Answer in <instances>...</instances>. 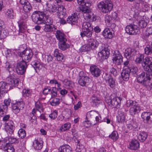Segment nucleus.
I'll use <instances>...</instances> for the list:
<instances>
[{
  "mask_svg": "<svg viewBox=\"0 0 152 152\" xmlns=\"http://www.w3.org/2000/svg\"><path fill=\"white\" fill-rule=\"evenodd\" d=\"M131 71L129 67L126 66L124 67L121 73V77L124 80L127 81L129 80Z\"/></svg>",
  "mask_w": 152,
  "mask_h": 152,
  "instance_id": "4468645a",
  "label": "nucleus"
},
{
  "mask_svg": "<svg viewBox=\"0 0 152 152\" xmlns=\"http://www.w3.org/2000/svg\"><path fill=\"white\" fill-rule=\"evenodd\" d=\"M126 32L129 35H135L139 32V29L137 25L130 24L127 26L125 28Z\"/></svg>",
  "mask_w": 152,
  "mask_h": 152,
  "instance_id": "9b49d317",
  "label": "nucleus"
},
{
  "mask_svg": "<svg viewBox=\"0 0 152 152\" xmlns=\"http://www.w3.org/2000/svg\"><path fill=\"white\" fill-rule=\"evenodd\" d=\"M46 10L50 12H54L57 11L58 6L52 5L48 3H47Z\"/></svg>",
  "mask_w": 152,
  "mask_h": 152,
  "instance_id": "72a5a7b5",
  "label": "nucleus"
},
{
  "mask_svg": "<svg viewBox=\"0 0 152 152\" xmlns=\"http://www.w3.org/2000/svg\"><path fill=\"white\" fill-rule=\"evenodd\" d=\"M14 104L18 107L20 110L24 108V104L23 102H17Z\"/></svg>",
  "mask_w": 152,
  "mask_h": 152,
  "instance_id": "13d9d810",
  "label": "nucleus"
},
{
  "mask_svg": "<svg viewBox=\"0 0 152 152\" xmlns=\"http://www.w3.org/2000/svg\"><path fill=\"white\" fill-rule=\"evenodd\" d=\"M141 108L140 105L137 102H134L132 106L131 107L129 111L130 114L133 115L140 112Z\"/></svg>",
  "mask_w": 152,
  "mask_h": 152,
  "instance_id": "dca6fc26",
  "label": "nucleus"
},
{
  "mask_svg": "<svg viewBox=\"0 0 152 152\" xmlns=\"http://www.w3.org/2000/svg\"><path fill=\"white\" fill-rule=\"evenodd\" d=\"M136 102L135 101H133L132 100H128L126 102V105L127 107H129L130 106L132 107L134 105V102Z\"/></svg>",
  "mask_w": 152,
  "mask_h": 152,
  "instance_id": "69168bd1",
  "label": "nucleus"
},
{
  "mask_svg": "<svg viewBox=\"0 0 152 152\" xmlns=\"http://www.w3.org/2000/svg\"><path fill=\"white\" fill-rule=\"evenodd\" d=\"M79 76L78 83L80 86H84L89 83L90 79L85 73L83 71L80 72L79 73Z\"/></svg>",
  "mask_w": 152,
  "mask_h": 152,
  "instance_id": "6e6552de",
  "label": "nucleus"
},
{
  "mask_svg": "<svg viewBox=\"0 0 152 152\" xmlns=\"http://www.w3.org/2000/svg\"><path fill=\"white\" fill-rule=\"evenodd\" d=\"M145 53L146 55H150L152 53V47L148 45L144 49Z\"/></svg>",
  "mask_w": 152,
  "mask_h": 152,
  "instance_id": "a18cd8bd",
  "label": "nucleus"
},
{
  "mask_svg": "<svg viewBox=\"0 0 152 152\" xmlns=\"http://www.w3.org/2000/svg\"><path fill=\"white\" fill-rule=\"evenodd\" d=\"M93 30H82V32L80 33L82 37L86 36L88 37H91L92 35Z\"/></svg>",
  "mask_w": 152,
  "mask_h": 152,
  "instance_id": "e433bc0d",
  "label": "nucleus"
},
{
  "mask_svg": "<svg viewBox=\"0 0 152 152\" xmlns=\"http://www.w3.org/2000/svg\"><path fill=\"white\" fill-rule=\"evenodd\" d=\"M80 8V10L83 13V16L85 19L88 20L91 18V15L89 14V8L84 5Z\"/></svg>",
  "mask_w": 152,
  "mask_h": 152,
  "instance_id": "f3484780",
  "label": "nucleus"
},
{
  "mask_svg": "<svg viewBox=\"0 0 152 152\" xmlns=\"http://www.w3.org/2000/svg\"><path fill=\"white\" fill-rule=\"evenodd\" d=\"M121 100L120 97L116 96L113 95L105 98L106 101L109 105L113 106L117 108L120 107Z\"/></svg>",
  "mask_w": 152,
  "mask_h": 152,
  "instance_id": "39448f33",
  "label": "nucleus"
},
{
  "mask_svg": "<svg viewBox=\"0 0 152 152\" xmlns=\"http://www.w3.org/2000/svg\"><path fill=\"white\" fill-rule=\"evenodd\" d=\"M33 21L37 24H45L44 29L46 32L53 31L56 29V27L51 24L53 20L50 18L45 16L44 12L42 11H36L31 15Z\"/></svg>",
  "mask_w": 152,
  "mask_h": 152,
  "instance_id": "f257e3e1",
  "label": "nucleus"
},
{
  "mask_svg": "<svg viewBox=\"0 0 152 152\" xmlns=\"http://www.w3.org/2000/svg\"><path fill=\"white\" fill-rule=\"evenodd\" d=\"M129 146L130 149L136 150L139 148L140 144L137 140H133L129 143Z\"/></svg>",
  "mask_w": 152,
  "mask_h": 152,
  "instance_id": "cd10ccee",
  "label": "nucleus"
},
{
  "mask_svg": "<svg viewBox=\"0 0 152 152\" xmlns=\"http://www.w3.org/2000/svg\"><path fill=\"white\" fill-rule=\"evenodd\" d=\"M137 81L145 86H152V74L143 72L137 76Z\"/></svg>",
  "mask_w": 152,
  "mask_h": 152,
  "instance_id": "7ed1b4c3",
  "label": "nucleus"
},
{
  "mask_svg": "<svg viewBox=\"0 0 152 152\" xmlns=\"http://www.w3.org/2000/svg\"><path fill=\"white\" fill-rule=\"evenodd\" d=\"M127 128L129 129V130H133L137 126L136 124V123L134 122H132L131 124H128L127 125Z\"/></svg>",
  "mask_w": 152,
  "mask_h": 152,
  "instance_id": "5fc2aeb1",
  "label": "nucleus"
},
{
  "mask_svg": "<svg viewBox=\"0 0 152 152\" xmlns=\"http://www.w3.org/2000/svg\"><path fill=\"white\" fill-rule=\"evenodd\" d=\"M24 11L26 12H28L31 10V6L30 3L27 2V4L23 6Z\"/></svg>",
  "mask_w": 152,
  "mask_h": 152,
  "instance_id": "09e8293b",
  "label": "nucleus"
},
{
  "mask_svg": "<svg viewBox=\"0 0 152 152\" xmlns=\"http://www.w3.org/2000/svg\"><path fill=\"white\" fill-rule=\"evenodd\" d=\"M23 61L28 62L31 60L33 56V53L31 50H25L20 54Z\"/></svg>",
  "mask_w": 152,
  "mask_h": 152,
  "instance_id": "9d476101",
  "label": "nucleus"
},
{
  "mask_svg": "<svg viewBox=\"0 0 152 152\" xmlns=\"http://www.w3.org/2000/svg\"><path fill=\"white\" fill-rule=\"evenodd\" d=\"M58 152H72V151L69 146L66 145L60 146Z\"/></svg>",
  "mask_w": 152,
  "mask_h": 152,
  "instance_id": "f704fd0d",
  "label": "nucleus"
},
{
  "mask_svg": "<svg viewBox=\"0 0 152 152\" xmlns=\"http://www.w3.org/2000/svg\"><path fill=\"white\" fill-rule=\"evenodd\" d=\"M104 80L108 82V85L110 86L113 88L115 86V80L111 76L109 75H106L104 77Z\"/></svg>",
  "mask_w": 152,
  "mask_h": 152,
  "instance_id": "b1692460",
  "label": "nucleus"
},
{
  "mask_svg": "<svg viewBox=\"0 0 152 152\" xmlns=\"http://www.w3.org/2000/svg\"><path fill=\"white\" fill-rule=\"evenodd\" d=\"M63 86L65 88L71 89L73 87V83L71 81L65 79L61 81Z\"/></svg>",
  "mask_w": 152,
  "mask_h": 152,
  "instance_id": "2f4dec72",
  "label": "nucleus"
},
{
  "mask_svg": "<svg viewBox=\"0 0 152 152\" xmlns=\"http://www.w3.org/2000/svg\"><path fill=\"white\" fill-rule=\"evenodd\" d=\"M57 13L60 18H63L66 14V10L63 6H58Z\"/></svg>",
  "mask_w": 152,
  "mask_h": 152,
  "instance_id": "7c9ffc66",
  "label": "nucleus"
},
{
  "mask_svg": "<svg viewBox=\"0 0 152 152\" xmlns=\"http://www.w3.org/2000/svg\"><path fill=\"white\" fill-rule=\"evenodd\" d=\"M111 18L114 20L118 21L119 20V18L118 15L115 12H113L112 13Z\"/></svg>",
  "mask_w": 152,
  "mask_h": 152,
  "instance_id": "052dcab7",
  "label": "nucleus"
},
{
  "mask_svg": "<svg viewBox=\"0 0 152 152\" xmlns=\"http://www.w3.org/2000/svg\"><path fill=\"white\" fill-rule=\"evenodd\" d=\"M12 108L13 110V112L15 113H17L20 111V110L19 109L18 107L14 104H13L12 105Z\"/></svg>",
  "mask_w": 152,
  "mask_h": 152,
  "instance_id": "0e129e2a",
  "label": "nucleus"
},
{
  "mask_svg": "<svg viewBox=\"0 0 152 152\" xmlns=\"http://www.w3.org/2000/svg\"><path fill=\"white\" fill-rule=\"evenodd\" d=\"M14 124L13 122L12 121L5 123V129L7 133L11 134L13 133L14 129Z\"/></svg>",
  "mask_w": 152,
  "mask_h": 152,
  "instance_id": "2eb2a0df",
  "label": "nucleus"
},
{
  "mask_svg": "<svg viewBox=\"0 0 152 152\" xmlns=\"http://www.w3.org/2000/svg\"><path fill=\"white\" fill-rule=\"evenodd\" d=\"M78 17L76 14L74 13L69 16L67 19V22L71 24H75L77 22Z\"/></svg>",
  "mask_w": 152,
  "mask_h": 152,
  "instance_id": "4be33fe9",
  "label": "nucleus"
},
{
  "mask_svg": "<svg viewBox=\"0 0 152 152\" xmlns=\"http://www.w3.org/2000/svg\"><path fill=\"white\" fill-rule=\"evenodd\" d=\"M150 112H144L142 113L141 115V117L143 121H146L147 122L148 118Z\"/></svg>",
  "mask_w": 152,
  "mask_h": 152,
  "instance_id": "603ef678",
  "label": "nucleus"
},
{
  "mask_svg": "<svg viewBox=\"0 0 152 152\" xmlns=\"http://www.w3.org/2000/svg\"><path fill=\"white\" fill-rule=\"evenodd\" d=\"M55 35L57 39L59 42L66 41H67L65 35L62 31L57 30L55 33Z\"/></svg>",
  "mask_w": 152,
  "mask_h": 152,
  "instance_id": "412c9836",
  "label": "nucleus"
},
{
  "mask_svg": "<svg viewBox=\"0 0 152 152\" xmlns=\"http://www.w3.org/2000/svg\"><path fill=\"white\" fill-rule=\"evenodd\" d=\"M90 70L92 74L96 77L99 76L101 73L100 69L95 65L91 66Z\"/></svg>",
  "mask_w": 152,
  "mask_h": 152,
  "instance_id": "5701e85b",
  "label": "nucleus"
},
{
  "mask_svg": "<svg viewBox=\"0 0 152 152\" xmlns=\"http://www.w3.org/2000/svg\"><path fill=\"white\" fill-rule=\"evenodd\" d=\"M4 152H14V149L12 144L7 143L3 148Z\"/></svg>",
  "mask_w": 152,
  "mask_h": 152,
  "instance_id": "4c0bfd02",
  "label": "nucleus"
},
{
  "mask_svg": "<svg viewBox=\"0 0 152 152\" xmlns=\"http://www.w3.org/2000/svg\"><path fill=\"white\" fill-rule=\"evenodd\" d=\"M60 102V99L58 98H54L51 102L50 104L53 106H56L58 105Z\"/></svg>",
  "mask_w": 152,
  "mask_h": 152,
  "instance_id": "8fccbe9b",
  "label": "nucleus"
},
{
  "mask_svg": "<svg viewBox=\"0 0 152 152\" xmlns=\"http://www.w3.org/2000/svg\"><path fill=\"white\" fill-rule=\"evenodd\" d=\"M124 53L125 56L127 59H128L136 54V51L134 49L128 48L125 50Z\"/></svg>",
  "mask_w": 152,
  "mask_h": 152,
  "instance_id": "aec40b11",
  "label": "nucleus"
},
{
  "mask_svg": "<svg viewBox=\"0 0 152 152\" xmlns=\"http://www.w3.org/2000/svg\"><path fill=\"white\" fill-rule=\"evenodd\" d=\"M6 16L9 19H12L14 18L15 14L13 10L11 8L7 9L6 10Z\"/></svg>",
  "mask_w": 152,
  "mask_h": 152,
  "instance_id": "c9c22d12",
  "label": "nucleus"
},
{
  "mask_svg": "<svg viewBox=\"0 0 152 152\" xmlns=\"http://www.w3.org/2000/svg\"><path fill=\"white\" fill-rule=\"evenodd\" d=\"M109 137L113 141H115L118 138V134L116 131H113L109 136Z\"/></svg>",
  "mask_w": 152,
  "mask_h": 152,
  "instance_id": "3c124183",
  "label": "nucleus"
},
{
  "mask_svg": "<svg viewBox=\"0 0 152 152\" xmlns=\"http://www.w3.org/2000/svg\"><path fill=\"white\" fill-rule=\"evenodd\" d=\"M113 31L109 28H105L102 32V35L106 38L111 39L113 37Z\"/></svg>",
  "mask_w": 152,
  "mask_h": 152,
  "instance_id": "a878e982",
  "label": "nucleus"
},
{
  "mask_svg": "<svg viewBox=\"0 0 152 152\" xmlns=\"http://www.w3.org/2000/svg\"><path fill=\"white\" fill-rule=\"evenodd\" d=\"M27 67L26 62L22 61L18 62L16 67V71L19 75H23L26 71Z\"/></svg>",
  "mask_w": 152,
  "mask_h": 152,
  "instance_id": "1a4fd4ad",
  "label": "nucleus"
},
{
  "mask_svg": "<svg viewBox=\"0 0 152 152\" xmlns=\"http://www.w3.org/2000/svg\"><path fill=\"white\" fill-rule=\"evenodd\" d=\"M14 104L18 107L20 110L24 108V104L23 102H17Z\"/></svg>",
  "mask_w": 152,
  "mask_h": 152,
  "instance_id": "bf43d9fd",
  "label": "nucleus"
},
{
  "mask_svg": "<svg viewBox=\"0 0 152 152\" xmlns=\"http://www.w3.org/2000/svg\"><path fill=\"white\" fill-rule=\"evenodd\" d=\"M123 57L118 50L114 51L113 55L112 60L114 64L116 65H120L123 62Z\"/></svg>",
  "mask_w": 152,
  "mask_h": 152,
  "instance_id": "423d86ee",
  "label": "nucleus"
},
{
  "mask_svg": "<svg viewBox=\"0 0 152 152\" xmlns=\"http://www.w3.org/2000/svg\"><path fill=\"white\" fill-rule=\"evenodd\" d=\"M66 41L59 42L58 44L59 48L62 50H64L69 47V45L66 43Z\"/></svg>",
  "mask_w": 152,
  "mask_h": 152,
  "instance_id": "ea45409f",
  "label": "nucleus"
},
{
  "mask_svg": "<svg viewBox=\"0 0 152 152\" xmlns=\"http://www.w3.org/2000/svg\"><path fill=\"white\" fill-rule=\"evenodd\" d=\"M8 87V86L7 83L4 82H0V90L2 91H5L7 92V89Z\"/></svg>",
  "mask_w": 152,
  "mask_h": 152,
  "instance_id": "c03bdc74",
  "label": "nucleus"
},
{
  "mask_svg": "<svg viewBox=\"0 0 152 152\" xmlns=\"http://www.w3.org/2000/svg\"><path fill=\"white\" fill-rule=\"evenodd\" d=\"M148 21L149 20L148 18H143L139 20L137 23L138 28H142L146 27Z\"/></svg>",
  "mask_w": 152,
  "mask_h": 152,
  "instance_id": "c85d7f7f",
  "label": "nucleus"
},
{
  "mask_svg": "<svg viewBox=\"0 0 152 152\" xmlns=\"http://www.w3.org/2000/svg\"><path fill=\"white\" fill-rule=\"evenodd\" d=\"M65 113V116L67 118H69L71 115L72 112L71 110L70 109H66L65 111L64 112Z\"/></svg>",
  "mask_w": 152,
  "mask_h": 152,
  "instance_id": "338daca9",
  "label": "nucleus"
},
{
  "mask_svg": "<svg viewBox=\"0 0 152 152\" xmlns=\"http://www.w3.org/2000/svg\"><path fill=\"white\" fill-rule=\"evenodd\" d=\"M35 107L40 112H43V108L42 104L39 102L37 101L36 102Z\"/></svg>",
  "mask_w": 152,
  "mask_h": 152,
  "instance_id": "49530a36",
  "label": "nucleus"
},
{
  "mask_svg": "<svg viewBox=\"0 0 152 152\" xmlns=\"http://www.w3.org/2000/svg\"><path fill=\"white\" fill-rule=\"evenodd\" d=\"M10 100L9 99L5 100L4 102V104L1 105V106L4 107H5L6 110L7 111L8 109V106L10 105Z\"/></svg>",
  "mask_w": 152,
  "mask_h": 152,
  "instance_id": "864d4df0",
  "label": "nucleus"
},
{
  "mask_svg": "<svg viewBox=\"0 0 152 152\" xmlns=\"http://www.w3.org/2000/svg\"><path fill=\"white\" fill-rule=\"evenodd\" d=\"M110 72L111 74H112L114 76H116L117 75V70L114 68H112L110 69Z\"/></svg>",
  "mask_w": 152,
  "mask_h": 152,
  "instance_id": "774afa93",
  "label": "nucleus"
},
{
  "mask_svg": "<svg viewBox=\"0 0 152 152\" xmlns=\"http://www.w3.org/2000/svg\"><path fill=\"white\" fill-rule=\"evenodd\" d=\"M71 127V124L68 122L62 125L59 129V130L61 132H64L69 129Z\"/></svg>",
  "mask_w": 152,
  "mask_h": 152,
  "instance_id": "a19ab883",
  "label": "nucleus"
},
{
  "mask_svg": "<svg viewBox=\"0 0 152 152\" xmlns=\"http://www.w3.org/2000/svg\"><path fill=\"white\" fill-rule=\"evenodd\" d=\"M31 64L36 72L37 70H40L42 67V64L40 62L39 60H35L32 61Z\"/></svg>",
  "mask_w": 152,
  "mask_h": 152,
  "instance_id": "bb28decb",
  "label": "nucleus"
},
{
  "mask_svg": "<svg viewBox=\"0 0 152 152\" xmlns=\"http://www.w3.org/2000/svg\"><path fill=\"white\" fill-rule=\"evenodd\" d=\"M99 45V42L97 40L94 39H90L88 40L86 45H84L83 48H85L84 51H88L91 49H94L97 47Z\"/></svg>",
  "mask_w": 152,
  "mask_h": 152,
  "instance_id": "0eeeda50",
  "label": "nucleus"
},
{
  "mask_svg": "<svg viewBox=\"0 0 152 152\" xmlns=\"http://www.w3.org/2000/svg\"><path fill=\"white\" fill-rule=\"evenodd\" d=\"M58 112L56 110H55L53 111L52 113L49 115V117L52 119H55L57 116Z\"/></svg>",
  "mask_w": 152,
  "mask_h": 152,
  "instance_id": "6e6d98bb",
  "label": "nucleus"
},
{
  "mask_svg": "<svg viewBox=\"0 0 152 152\" xmlns=\"http://www.w3.org/2000/svg\"><path fill=\"white\" fill-rule=\"evenodd\" d=\"M110 55L109 51L107 49L102 50L98 53L99 59L102 61L107 59Z\"/></svg>",
  "mask_w": 152,
  "mask_h": 152,
  "instance_id": "6ab92c4d",
  "label": "nucleus"
},
{
  "mask_svg": "<svg viewBox=\"0 0 152 152\" xmlns=\"http://www.w3.org/2000/svg\"><path fill=\"white\" fill-rule=\"evenodd\" d=\"M43 94H50L52 97L56 96L57 94V89L56 86L52 87V90L49 87H46L44 88L43 91Z\"/></svg>",
  "mask_w": 152,
  "mask_h": 152,
  "instance_id": "f8f14e48",
  "label": "nucleus"
},
{
  "mask_svg": "<svg viewBox=\"0 0 152 152\" xmlns=\"http://www.w3.org/2000/svg\"><path fill=\"white\" fill-rule=\"evenodd\" d=\"M93 30V27L91 24L88 22H84L82 25V30Z\"/></svg>",
  "mask_w": 152,
  "mask_h": 152,
  "instance_id": "58836bf2",
  "label": "nucleus"
},
{
  "mask_svg": "<svg viewBox=\"0 0 152 152\" xmlns=\"http://www.w3.org/2000/svg\"><path fill=\"white\" fill-rule=\"evenodd\" d=\"M8 83L9 85H11L12 86H17L18 85L20 80L18 78H11L9 77L8 78Z\"/></svg>",
  "mask_w": 152,
  "mask_h": 152,
  "instance_id": "473e14b6",
  "label": "nucleus"
},
{
  "mask_svg": "<svg viewBox=\"0 0 152 152\" xmlns=\"http://www.w3.org/2000/svg\"><path fill=\"white\" fill-rule=\"evenodd\" d=\"M142 54L140 55L135 59V62L138 63H141L143 69L146 71H152V57H147L144 58Z\"/></svg>",
  "mask_w": 152,
  "mask_h": 152,
  "instance_id": "f03ea898",
  "label": "nucleus"
},
{
  "mask_svg": "<svg viewBox=\"0 0 152 152\" xmlns=\"http://www.w3.org/2000/svg\"><path fill=\"white\" fill-rule=\"evenodd\" d=\"M19 137L21 138H23L26 136L25 131L23 129H20L18 132Z\"/></svg>",
  "mask_w": 152,
  "mask_h": 152,
  "instance_id": "de8ad7c7",
  "label": "nucleus"
},
{
  "mask_svg": "<svg viewBox=\"0 0 152 152\" xmlns=\"http://www.w3.org/2000/svg\"><path fill=\"white\" fill-rule=\"evenodd\" d=\"M18 23L19 27V33H23L26 30L27 25L26 23V20H20Z\"/></svg>",
  "mask_w": 152,
  "mask_h": 152,
  "instance_id": "a211bd4d",
  "label": "nucleus"
},
{
  "mask_svg": "<svg viewBox=\"0 0 152 152\" xmlns=\"http://www.w3.org/2000/svg\"><path fill=\"white\" fill-rule=\"evenodd\" d=\"M125 119V115L124 113L119 114L117 117V120L118 122L123 123L124 122Z\"/></svg>",
  "mask_w": 152,
  "mask_h": 152,
  "instance_id": "37998d69",
  "label": "nucleus"
},
{
  "mask_svg": "<svg viewBox=\"0 0 152 152\" xmlns=\"http://www.w3.org/2000/svg\"><path fill=\"white\" fill-rule=\"evenodd\" d=\"M31 94V91L29 90L24 89L23 91V95L25 97H29Z\"/></svg>",
  "mask_w": 152,
  "mask_h": 152,
  "instance_id": "4d7b16f0",
  "label": "nucleus"
},
{
  "mask_svg": "<svg viewBox=\"0 0 152 152\" xmlns=\"http://www.w3.org/2000/svg\"><path fill=\"white\" fill-rule=\"evenodd\" d=\"M137 4H139L140 10L144 12L148 11L150 9L148 4L142 0L137 1Z\"/></svg>",
  "mask_w": 152,
  "mask_h": 152,
  "instance_id": "ddd939ff",
  "label": "nucleus"
},
{
  "mask_svg": "<svg viewBox=\"0 0 152 152\" xmlns=\"http://www.w3.org/2000/svg\"><path fill=\"white\" fill-rule=\"evenodd\" d=\"M147 137V133L145 132H140L138 136V138L141 142L144 141Z\"/></svg>",
  "mask_w": 152,
  "mask_h": 152,
  "instance_id": "79ce46f5",
  "label": "nucleus"
},
{
  "mask_svg": "<svg viewBox=\"0 0 152 152\" xmlns=\"http://www.w3.org/2000/svg\"><path fill=\"white\" fill-rule=\"evenodd\" d=\"M96 112L94 111H90L87 113L86 114V117L89 118H91L93 116H94Z\"/></svg>",
  "mask_w": 152,
  "mask_h": 152,
  "instance_id": "680f3d73",
  "label": "nucleus"
},
{
  "mask_svg": "<svg viewBox=\"0 0 152 152\" xmlns=\"http://www.w3.org/2000/svg\"><path fill=\"white\" fill-rule=\"evenodd\" d=\"M53 55L58 61H61L63 60L64 56L61 53V51L58 49H56L54 50Z\"/></svg>",
  "mask_w": 152,
  "mask_h": 152,
  "instance_id": "c756f323",
  "label": "nucleus"
},
{
  "mask_svg": "<svg viewBox=\"0 0 152 152\" xmlns=\"http://www.w3.org/2000/svg\"><path fill=\"white\" fill-rule=\"evenodd\" d=\"M43 141L41 140L35 139L33 142V147L36 150L41 149L43 147Z\"/></svg>",
  "mask_w": 152,
  "mask_h": 152,
  "instance_id": "393cba45",
  "label": "nucleus"
},
{
  "mask_svg": "<svg viewBox=\"0 0 152 152\" xmlns=\"http://www.w3.org/2000/svg\"><path fill=\"white\" fill-rule=\"evenodd\" d=\"M113 6V5L112 1L109 0L101 1L98 4L99 10L104 13L110 12L112 10Z\"/></svg>",
  "mask_w": 152,
  "mask_h": 152,
  "instance_id": "20e7f679",
  "label": "nucleus"
},
{
  "mask_svg": "<svg viewBox=\"0 0 152 152\" xmlns=\"http://www.w3.org/2000/svg\"><path fill=\"white\" fill-rule=\"evenodd\" d=\"M6 108L5 107L4 108L1 105L0 107V116H3L4 114L7 112L5 109Z\"/></svg>",
  "mask_w": 152,
  "mask_h": 152,
  "instance_id": "e2e57ef3",
  "label": "nucleus"
}]
</instances>
